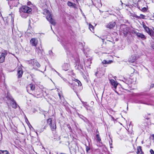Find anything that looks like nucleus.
Here are the masks:
<instances>
[{"mask_svg": "<svg viewBox=\"0 0 154 154\" xmlns=\"http://www.w3.org/2000/svg\"><path fill=\"white\" fill-rule=\"evenodd\" d=\"M43 14L46 15L47 19L51 24L53 25L55 24V20L52 18V15L48 10H45Z\"/></svg>", "mask_w": 154, "mask_h": 154, "instance_id": "1", "label": "nucleus"}, {"mask_svg": "<svg viewBox=\"0 0 154 154\" xmlns=\"http://www.w3.org/2000/svg\"><path fill=\"white\" fill-rule=\"evenodd\" d=\"M47 124L50 125V128L52 131H54L56 129V124L55 122H52V119L50 118L47 119Z\"/></svg>", "mask_w": 154, "mask_h": 154, "instance_id": "2", "label": "nucleus"}, {"mask_svg": "<svg viewBox=\"0 0 154 154\" xmlns=\"http://www.w3.org/2000/svg\"><path fill=\"white\" fill-rule=\"evenodd\" d=\"M30 65L33 69H35L40 66L39 64L35 60H31L29 61Z\"/></svg>", "mask_w": 154, "mask_h": 154, "instance_id": "3", "label": "nucleus"}, {"mask_svg": "<svg viewBox=\"0 0 154 154\" xmlns=\"http://www.w3.org/2000/svg\"><path fill=\"white\" fill-rule=\"evenodd\" d=\"M20 11L27 13H30L31 12L32 9L29 7L26 6H24L20 8Z\"/></svg>", "mask_w": 154, "mask_h": 154, "instance_id": "4", "label": "nucleus"}, {"mask_svg": "<svg viewBox=\"0 0 154 154\" xmlns=\"http://www.w3.org/2000/svg\"><path fill=\"white\" fill-rule=\"evenodd\" d=\"M7 54L6 51H4L3 52L0 53V63L3 62L5 60V57Z\"/></svg>", "mask_w": 154, "mask_h": 154, "instance_id": "5", "label": "nucleus"}, {"mask_svg": "<svg viewBox=\"0 0 154 154\" xmlns=\"http://www.w3.org/2000/svg\"><path fill=\"white\" fill-rule=\"evenodd\" d=\"M11 102L10 103V104L12 107L14 109L17 108L18 105L14 100L13 98H11Z\"/></svg>", "mask_w": 154, "mask_h": 154, "instance_id": "6", "label": "nucleus"}, {"mask_svg": "<svg viewBox=\"0 0 154 154\" xmlns=\"http://www.w3.org/2000/svg\"><path fill=\"white\" fill-rule=\"evenodd\" d=\"M38 42L37 40L35 38H32L30 41V43L33 46H36Z\"/></svg>", "mask_w": 154, "mask_h": 154, "instance_id": "7", "label": "nucleus"}, {"mask_svg": "<svg viewBox=\"0 0 154 154\" xmlns=\"http://www.w3.org/2000/svg\"><path fill=\"white\" fill-rule=\"evenodd\" d=\"M145 31L152 38V36L153 35L154 32L152 29H150L149 27H147L145 29Z\"/></svg>", "mask_w": 154, "mask_h": 154, "instance_id": "8", "label": "nucleus"}, {"mask_svg": "<svg viewBox=\"0 0 154 154\" xmlns=\"http://www.w3.org/2000/svg\"><path fill=\"white\" fill-rule=\"evenodd\" d=\"M115 22H110L106 25V27L111 29L113 28L115 26Z\"/></svg>", "mask_w": 154, "mask_h": 154, "instance_id": "9", "label": "nucleus"}, {"mask_svg": "<svg viewBox=\"0 0 154 154\" xmlns=\"http://www.w3.org/2000/svg\"><path fill=\"white\" fill-rule=\"evenodd\" d=\"M14 15L12 14H10L7 17V20L8 21H10L11 23H13L14 22Z\"/></svg>", "mask_w": 154, "mask_h": 154, "instance_id": "10", "label": "nucleus"}, {"mask_svg": "<svg viewBox=\"0 0 154 154\" xmlns=\"http://www.w3.org/2000/svg\"><path fill=\"white\" fill-rule=\"evenodd\" d=\"M35 88V86L34 85L32 84H30L28 85L26 87L27 91L30 90L33 91L34 90Z\"/></svg>", "mask_w": 154, "mask_h": 154, "instance_id": "11", "label": "nucleus"}, {"mask_svg": "<svg viewBox=\"0 0 154 154\" xmlns=\"http://www.w3.org/2000/svg\"><path fill=\"white\" fill-rule=\"evenodd\" d=\"M23 71L22 68H19L17 71V75L18 77L20 78L22 76Z\"/></svg>", "mask_w": 154, "mask_h": 154, "instance_id": "12", "label": "nucleus"}, {"mask_svg": "<svg viewBox=\"0 0 154 154\" xmlns=\"http://www.w3.org/2000/svg\"><path fill=\"white\" fill-rule=\"evenodd\" d=\"M110 82L111 85L113 86L114 88L116 89L117 85V84L116 83L114 80L113 79L110 80Z\"/></svg>", "mask_w": 154, "mask_h": 154, "instance_id": "13", "label": "nucleus"}, {"mask_svg": "<svg viewBox=\"0 0 154 154\" xmlns=\"http://www.w3.org/2000/svg\"><path fill=\"white\" fill-rule=\"evenodd\" d=\"M136 35L137 37H140L141 38H146L145 35L142 33L137 32L136 33Z\"/></svg>", "mask_w": 154, "mask_h": 154, "instance_id": "14", "label": "nucleus"}, {"mask_svg": "<svg viewBox=\"0 0 154 154\" xmlns=\"http://www.w3.org/2000/svg\"><path fill=\"white\" fill-rule=\"evenodd\" d=\"M67 4L69 7H71L74 8H76L75 4V3L71 2H68Z\"/></svg>", "mask_w": 154, "mask_h": 154, "instance_id": "15", "label": "nucleus"}, {"mask_svg": "<svg viewBox=\"0 0 154 154\" xmlns=\"http://www.w3.org/2000/svg\"><path fill=\"white\" fill-rule=\"evenodd\" d=\"M112 62V60H109L108 61H107L105 60H104L102 61V63L103 64H109L111 63Z\"/></svg>", "mask_w": 154, "mask_h": 154, "instance_id": "16", "label": "nucleus"}, {"mask_svg": "<svg viewBox=\"0 0 154 154\" xmlns=\"http://www.w3.org/2000/svg\"><path fill=\"white\" fill-rule=\"evenodd\" d=\"M137 154H143V152L142 151L141 147L140 146H139L137 147Z\"/></svg>", "mask_w": 154, "mask_h": 154, "instance_id": "17", "label": "nucleus"}, {"mask_svg": "<svg viewBox=\"0 0 154 154\" xmlns=\"http://www.w3.org/2000/svg\"><path fill=\"white\" fill-rule=\"evenodd\" d=\"M69 65L67 63H64V64L63 66V67L64 70L65 71L67 70V69L69 67Z\"/></svg>", "mask_w": 154, "mask_h": 154, "instance_id": "18", "label": "nucleus"}, {"mask_svg": "<svg viewBox=\"0 0 154 154\" xmlns=\"http://www.w3.org/2000/svg\"><path fill=\"white\" fill-rule=\"evenodd\" d=\"M136 18H142L144 19L145 17V16L142 14H140V16H138L137 15H135L134 16Z\"/></svg>", "mask_w": 154, "mask_h": 154, "instance_id": "19", "label": "nucleus"}, {"mask_svg": "<svg viewBox=\"0 0 154 154\" xmlns=\"http://www.w3.org/2000/svg\"><path fill=\"white\" fill-rule=\"evenodd\" d=\"M74 81L75 82V83L76 85L77 84L78 86H81L82 85V84L81 82L77 80V79H75Z\"/></svg>", "mask_w": 154, "mask_h": 154, "instance_id": "20", "label": "nucleus"}, {"mask_svg": "<svg viewBox=\"0 0 154 154\" xmlns=\"http://www.w3.org/2000/svg\"><path fill=\"white\" fill-rule=\"evenodd\" d=\"M0 154H10L7 150H0Z\"/></svg>", "mask_w": 154, "mask_h": 154, "instance_id": "21", "label": "nucleus"}, {"mask_svg": "<svg viewBox=\"0 0 154 154\" xmlns=\"http://www.w3.org/2000/svg\"><path fill=\"white\" fill-rule=\"evenodd\" d=\"M131 57L132 58V59L131 58H130L129 61L130 62L133 63L134 62L135 60V57L134 56H132Z\"/></svg>", "mask_w": 154, "mask_h": 154, "instance_id": "22", "label": "nucleus"}, {"mask_svg": "<svg viewBox=\"0 0 154 154\" xmlns=\"http://www.w3.org/2000/svg\"><path fill=\"white\" fill-rule=\"evenodd\" d=\"M35 51L38 54L41 52V50L39 47H37L36 48Z\"/></svg>", "mask_w": 154, "mask_h": 154, "instance_id": "23", "label": "nucleus"}, {"mask_svg": "<svg viewBox=\"0 0 154 154\" xmlns=\"http://www.w3.org/2000/svg\"><path fill=\"white\" fill-rule=\"evenodd\" d=\"M89 29H90V30L92 31V29L93 30L94 29V26L90 23L89 24Z\"/></svg>", "mask_w": 154, "mask_h": 154, "instance_id": "24", "label": "nucleus"}, {"mask_svg": "<svg viewBox=\"0 0 154 154\" xmlns=\"http://www.w3.org/2000/svg\"><path fill=\"white\" fill-rule=\"evenodd\" d=\"M96 137H97V140L98 142H100L101 141V139L100 138V136L98 134H97Z\"/></svg>", "mask_w": 154, "mask_h": 154, "instance_id": "25", "label": "nucleus"}, {"mask_svg": "<svg viewBox=\"0 0 154 154\" xmlns=\"http://www.w3.org/2000/svg\"><path fill=\"white\" fill-rule=\"evenodd\" d=\"M144 29H145L147 27L145 25L144 23H142Z\"/></svg>", "mask_w": 154, "mask_h": 154, "instance_id": "26", "label": "nucleus"}, {"mask_svg": "<svg viewBox=\"0 0 154 154\" xmlns=\"http://www.w3.org/2000/svg\"><path fill=\"white\" fill-rule=\"evenodd\" d=\"M150 151L151 154H154V151L152 149H151Z\"/></svg>", "mask_w": 154, "mask_h": 154, "instance_id": "27", "label": "nucleus"}, {"mask_svg": "<svg viewBox=\"0 0 154 154\" xmlns=\"http://www.w3.org/2000/svg\"><path fill=\"white\" fill-rule=\"evenodd\" d=\"M152 137V139L153 140H154V134H152V135H151V137Z\"/></svg>", "mask_w": 154, "mask_h": 154, "instance_id": "28", "label": "nucleus"}, {"mask_svg": "<svg viewBox=\"0 0 154 154\" xmlns=\"http://www.w3.org/2000/svg\"><path fill=\"white\" fill-rule=\"evenodd\" d=\"M89 150H90V148H89V147H88V146H87V147H86V150L87 152H88V151Z\"/></svg>", "mask_w": 154, "mask_h": 154, "instance_id": "29", "label": "nucleus"}, {"mask_svg": "<svg viewBox=\"0 0 154 154\" xmlns=\"http://www.w3.org/2000/svg\"><path fill=\"white\" fill-rule=\"evenodd\" d=\"M142 10H143V11H145V10H146V8H143L142 9Z\"/></svg>", "mask_w": 154, "mask_h": 154, "instance_id": "30", "label": "nucleus"}, {"mask_svg": "<svg viewBox=\"0 0 154 154\" xmlns=\"http://www.w3.org/2000/svg\"><path fill=\"white\" fill-rule=\"evenodd\" d=\"M152 47L154 49V44L152 45Z\"/></svg>", "mask_w": 154, "mask_h": 154, "instance_id": "31", "label": "nucleus"}, {"mask_svg": "<svg viewBox=\"0 0 154 154\" xmlns=\"http://www.w3.org/2000/svg\"><path fill=\"white\" fill-rule=\"evenodd\" d=\"M58 95H59V96L60 97V98H61V96H60V94H58Z\"/></svg>", "mask_w": 154, "mask_h": 154, "instance_id": "32", "label": "nucleus"}, {"mask_svg": "<svg viewBox=\"0 0 154 154\" xmlns=\"http://www.w3.org/2000/svg\"><path fill=\"white\" fill-rule=\"evenodd\" d=\"M11 1H12L11 0H10V1H9L8 2V3H10V2H11Z\"/></svg>", "mask_w": 154, "mask_h": 154, "instance_id": "33", "label": "nucleus"}, {"mask_svg": "<svg viewBox=\"0 0 154 154\" xmlns=\"http://www.w3.org/2000/svg\"><path fill=\"white\" fill-rule=\"evenodd\" d=\"M56 72H57V73L59 75V73L57 72H56Z\"/></svg>", "mask_w": 154, "mask_h": 154, "instance_id": "34", "label": "nucleus"}, {"mask_svg": "<svg viewBox=\"0 0 154 154\" xmlns=\"http://www.w3.org/2000/svg\"><path fill=\"white\" fill-rule=\"evenodd\" d=\"M97 72H96V73H95V75H97Z\"/></svg>", "mask_w": 154, "mask_h": 154, "instance_id": "35", "label": "nucleus"}, {"mask_svg": "<svg viewBox=\"0 0 154 154\" xmlns=\"http://www.w3.org/2000/svg\"><path fill=\"white\" fill-rule=\"evenodd\" d=\"M77 2H78V1H79V0H75Z\"/></svg>", "mask_w": 154, "mask_h": 154, "instance_id": "36", "label": "nucleus"}, {"mask_svg": "<svg viewBox=\"0 0 154 154\" xmlns=\"http://www.w3.org/2000/svg\"><path fill=\"white\" fill-rule=\"evenodd\" d=\"M152 29L154 30V28H152Z\"/></svg>", "mask_w": 154, "mask_h": 154, "instance_id": "37", "label": "nucleus"}, {"mask_svg": "<svg viewBox=\"0 0 154 154\" xmlns=\"http://www.w3.org/2000/svg\"><path fill=\"white\" fill-rule=\"evenodd\" d=\"M51 29H52V27H51Z\"/></svg>", "mask_w": 154, "mask_h": 154, "instance_id": "38", "label": "nucleus"}]
</instances>
